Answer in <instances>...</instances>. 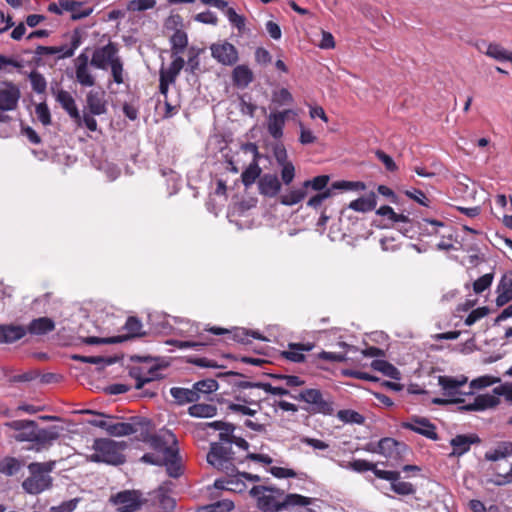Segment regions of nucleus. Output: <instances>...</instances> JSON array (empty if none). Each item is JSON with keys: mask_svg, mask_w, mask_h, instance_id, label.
Returning <instances> with one entry per match:
<instances>
[{"mask_svg": "<svg viewBox=\"0 0 512 512\" xmlns=\"http://www.w3.org/2000/svg\"><path fill=\"white\" fill-rule=\"evenodd\" d=\"M152 447L161 454L155 459L152 454H144L142 461L150 464L164 465L169 476L177 478L181 475L180 457L176 436L169 430L161 431L151 438Z\"/></svg>", "mask_w": 512, "mask_h": 512, "instance_id": "f257e3e1", "label": "nucleus"}, {"mask_svg": "<svg viewBox=\"0 0 512 512\" xmlns=\"http://www.w3.org/2000/svg\"><path fill=\"white\" fill-rule=\"evenodd\" d=\"M9 429L17 432L13 437L18 442H34L39 450L46 445H51L58 439L59 433L55 428L39 429L33 420H13L4 424Z\"/></svg>", "mask_w": 512, "mask_h": 512, "instance_id": "f03ea898", "label": "nucleus"}, {"mask_svg": "<svg viewBox=\"0 0 512 512\" xmlns=\"http://www.w3.org/2000/svg\"><path fill=\"white\" fill-rule=\"evenodd\" d=\"M90 64L101 70L110 68L113 81L116 84L124 83L123 61L119 56L116 43L110 41L108 44L96 48L92 53Z\"/></svg>", "mask_w": 512, "mask_h": 512, "instance_id": "7ed1b4c3", "label": "nucleus"}, {"mask_svg": "<svg viewBox=\"0 0 512 512\" xmlns=\"http://www.w3.org/2000/svg\"><path fill=\"white\" fill-rule=\"evenodd\" d=\"M291 398L304 402L306 404L304 410L311 414L332 416L335 412L333 397L319 389L306 388L295 395H291Z\"/></svg>", "mask_w": 512, "mask_h": 512, "instance_id": "20e7f679", "label": "nucleus"}, {"mask_svg": "<svg viewBox=\"0 0 512 512\" xmlns=\"http://www.w3.org/2000/svg\"><path fill=\"white\" fill-rule=\"evenodd\" d=\"M127 448L125 441H115L108 438L95 439L94 453L90 456L93 462H103L111 465H120L125 462L123 451Z\"/></svg>", "mask_w": 512, "mask_h": 512, "instance_id": "39448f33", "label": "nucleus"}, {"mask_svg": "<svg viewBox=\"0 0 512 512\" xmlns=\"http://www.w3.org/2000/svg\"><path fill=\"white\" fill-rule=\"evenodd\" d=\"M250 494L257 501V506L262 511L277 512L281 510L283 491L274 487L254 486Z\"/></svg>", "mask_w": 512, "mask_h": 512, "instance_id": "423d86ee", "label": "nucleus"}, {"mask_svg": "<svg viewBox=\"0 0 512 512\" xmlns=\"http://www.w3.org/2000/svg\"><path fill=\"white\" fill-rule=\"evenodd\" d=\"M232 455L231 445L212 443L210 451L207 454V461L214 468L230 475L235 472L234 459Z\"/></svg>", "mask_w": 512, "mask_h": 512, "instance_id": "0eeeda50", "label": "nucleus"}, {"mask_svg": "<svg viewBox=\"0 0 512 512\" xmlns=\"http://www.w3.org/2000/svg\"><path fill=\"white\" fill-rule=\"evenodd\" d=\"M372 452L379 453L390 460L392 466L399 465L409 452L408 446L394 438H382Z\"/></svg>", "mask_w": 512, "mask_h": 512, "instance_id": "6e6552de", "label": "nucleus"}, {"mask_svg": "<svg viewBox=\"0 0 512 512\" xmlns=\"http://www.w3.org/2000/svg\"><path fill=\"white\" fill-rule=\"evenodd\" d=\"M468 378L465 376H439L438 384L443 390V395L449 397L451 403H463V396L469 395L468 391H462L461 388L467 384Z\"/></svg>", "mask_w": 512, "mask_h": 512, "instance_id": "1a4fd4ad", "label": "nucleus"}, {"mask_svg": "<svg viewBox=\"0 0 512 512\" xmlns=\"http://www.w3.org/2000/svg\"><path fill=\"white\" fill-rule=\"evenodd\" d=\"M20 96V89L12 82H6L5 87L0 89V122L10 121L6 112L17 108Z\"/></svg>", "mask_w": 512, "mask_h": 512, "instance_id": "9d476101", "label": "nucleus"}, {"mask_svg": "<svg viewBox=\"0 0 512 512\" xmlns=\"http://www.w3.org/2000/svg\"><path fill=\"white\" fill-rule=\"evenodd\" d=\"M30 476L22 482V488L25 492L37 495L52 486L53 479L47 473H42L38 469H28Z\"/></svg>", "mask_w": 512, "mask_h": 512, "instance_id": "9b49d317", "label": "nucleus"}, {"mask_svg": "<svg viewBox=\"0 0 512 512\" xmlns=\"http://www.w3.org/2000/svg\"><path fill=\"white\" fill-rule=\"evenodd\" d=\"M76 81L83 87H92L96 83L89 63V55L87 48L82 51L74 60Z\"/></svg>", "mask_w": 512, "mask_h": 512, "instance_id": "f8f14e48", "label": "nucleus"}, {"mask_svg": "<svg viewBox=\"0 0 512 512\" xmlns=\"http://www.w3.org/2000/svg\"><path fill=\"white\" fill-rule=\"evenodd\" d=\"M423 229L427 231L429 234H438L440 235L443 240H441L437 247L440 250H449L453 247L451 243V226H449L447 223L438 221V220H432V219H423Z\"/></svg>", "mask_w": 512, "mask_h": 512, "instance_id": "ddd939ff", "label": "nucleus"}, {"mask_svg": "<svg viewBox=\"0 0 512 512\" xmlns=\"http://www.w3.org/2000/svg\"><path fill=\"white\" fill-rule=\"evenodd\" d=\"M112 501L118 505V512H135L143 504L142 495L136 490H125L117 493Z\"/></svg>", "mask_w": 512, "mask_h": 512, "instance_id": "4468645a", "label": "nucleus"}, {"mask_svg": "<svg viewBox=\"0 0 512 512\" xmlns=\"http://www.w3.org/2000/svg\"><path fill=\"white\" fill-rule=\"evenodd\" d=\"M210 50L212 57L222 65L231 66L238 61V51L229 42L212 44Z\"/></svg>", "mask_w": 512, "mask_h": 512, "instance_id": "2eb2a0df", "label": "nucleus"}, {"mask_svg": "<svg viewBox=\"0 0 512 512\" xmlns=\"http://www.w3.org/2000/svg\"><path fill=\"white\" fill-rule=\"evenodd\" d=\"M376 477L389 481L391 483V489L396 494L407 496L414 494L416 491L411 483L400 480L401 476L398 471H377Z\"/></svg>", "mask_w": 512, "mask_h": 512, "instance_id": "dca6fc26", "label": "nucleus"}, {"mask_svg": "<svg viewBox=\"0 0 512 512\" xmlns=\"http://www.w3.org/2000/svg\"><path fill=\"white\" fill-rule=\"evenodd\" d=\"M402 427L431 440L438 438L435 425L424 417H413L410 421L403 422Z\"/></svg>", "mask_w": 512, "mask_h": 512, "instance_id": "f3484780", "label": "nucleus"}, {"mask_svg": "<svg viewBox=\"0 0 512 512\" xmlns=\"http://www.w3.org/2000/svg\"><path fill=\"white\" fill-rule=\"evenodd\" d=\"M292 113L293 111L288 109L284 111L271 112L268 115L267 131L273 139L279 140L283 137V130L285 127L287 116Z\"/></svg>", "mask_w": 512, "mask_h": 512, "instance_id": "a211bd4d", "label": "nucleus"}, {"mask_svg": "<svg viewBox=\"0 0 512 512\" xmlns=\"http://www.w3.org/2000/svg\"><path fill=\"white\" fill-rule=\"evenodd\" d=\"M130 376L136 380V389H142L145 384L161 378L160 368L157 365H152L147 369L142 367L133 368L130 371Z\"/></svg>", "mask_w": 512, "mask_h": 512, "instance_id": "6ab92c4d", "label": "nucleus"}, {"mask_svg": "<svg viewBox=\"0 0 512 512\" xmlns=\"http://www.w3.org/2000/svg\"><path fill=\"white\" fill-rule=\"evenodd\" d=\"M499 402V396L492 391V393L477 395L472 402L463 405L461 409L465 411H484L497 406Z\"/></svg>", "mask_w": 512, "mask_h": 512, "instance_id": "aec40b11", "label": "nucleus"}, {"mask_svg": "<svg viewBox=\"0 0 512 512\" xmlns=\"http://www.w3.org/2000/svg\"><path fill=\"white\" fill-rule=\"evenodd\" d=\"M478 442H480V439L476 435H456L450 440V445L453 448L450 456H462L470 450L472 444Z\"/></svg>", "mask_w": 512, "mask_h": 512, "instance_id": "412c9836", "label": "nucleus"}, {"mask_svg": "<svg viewBox=\"0 0 512 512\" xmlns=\"http://www.w3.org/2000/svg\"><path fill=\"white\" fill-rule=\"evenodd\" d=\"M496 305L502 307L512 300V272L505 273L497 285Z\"/></svg>", "mask_w": 512, "mask_h": 512, "instance_id": "4be33fe9", "label": "nucleus"}, {"mask_svg": "<svg viewBox=\"0 0 512 512\" xmlns=\"http://www.w3.org/2000/svg\"><path fill=\"white\" fill-rule=\"evenodd\" d=\"M86 103L92 115H102L107 111L104 91L90 90L86 96Z\"/></svg>", "mask_w": 512, "mask_h": 512, "instance_id": "5701e85b", "label": "nucleus"}, {"mask_svg": "<svg viewBox=\"0 0 512 512\" xmlns=\"http://www.w3.org/2000/svg\"><path fill=\"white\" fill-rule=\"evenodd\" d=\"M53 94L56 98V101L68 113V115L72 119L79 120V110L71 93L63 89H57L53 90Z\"/></svg>", "mask_w": 512, "mask_h": 512, "instance_id": "b1692460", "label": "nucleus"}, {"mask_svg": "<svg viewBox=\"0 0 512 512\" xmlns=\"http://www.w3.org/2000/svg\"><path fill=\"white\" fill-rule=\"evenodd\" d=\"M27 334V330L22 325H0V344L14 343Z\"/></svg>", "mask_w": 512, "mask_h": 512, "instance_id": "393cba45", "label": "nucleus"}, {"mask_svg": "<svg viewBox=\"0 0 512 512\" xmlns=\"http://www.w3.org/2000/svg\"><path fill=\"white\" fill-rule=\"evenodd\" d=\"M68 38V43L56 46L57 59L72 57L82 43L81 35L77 30H74L72 33H70Z\"/></svg>", "mask_w": 512, "mask_h": 512, "instance_id": "a878e982", "label": "nucleus"}, {"mask_svg": "<svg viewBox=\"0 0 512 512\" xmlns=\"http://www.w3.org/2000/svg\"><path fill=\"white\" fill-rule=\"evenodd\" d=\"M313 349L311 343H289L288 349L282 352V356L295 363H301L305 360V352Z\"/></svg>", "mask_w": 512, "mask_h": 512, "instance_id": "bb28decb", "label": "nucleus"}, {"mask_svg": "<svg viewBox=\"0 0 512 512\" xmlns=\"http://www.w3.org/2000/svg\"><path fill=\"white\" fill-rule=\"evenodd\" d=\"M258 185L260 193L268 197L276 196L281 190V182L274 174H264Z\"/></svg>", "mask_w": 512, "mask_h": 512, "instance_id": "cd10ccee", "label": "nucleus"}, {"mask_svg": "<svg viewBox=\"0 0 512 512\" xmlns=\"http://www.w3.org/2000/svg\"><path fill=\"white\" fill-rule=\"evenodd\" d=\"M308 195L307 189L302 183L300 186H293L280 195V202L286 206H293L301 202Z\"/></svg>", "mask_w": 512, "mask_h": 512, "instance_id": "c85d7f7f", "label": "nucleus"}, {"mask_svg": "<svg viewBox=\"0 0 512 512\" xmlns=\"http://www.w3.org/2000/svg\"><path fill=\"white\" fill-rule=\"evenodd\" d=\"M55 329V322L49 317L33 319L26 328L27 333L32 335H45Z\"/></svg>", "mask_w": 512, "mask_h": 512, "instance_id": "c756f323", "label": "nucleus"}, {"mask_svg": "<svg viewBox=\"0 0 512 512\" xmlns=\"http://www.w3.org/2000/svg\"><path fill=\"white\" fill-rule=\"evenodd\" d=\"M62 10L70 12L73 20H79L88 17L93 9L90 7H84L81 2L73 0H62L60 1Z\"/></svg>", "mask_w": 512, "mask_h": 512, "instance_id": "7c9ffc66", "label": "nucleus"}, {"mask_svg": "<svg viewBox=\"0 0 512 512\" xmlns=\"http://www.w3.org/2000/svg\"><path fill=\"white\" fill-rule=\"evenodd\" d=\"M254 75L252 70L247 65H237L232 72L233 84L241 89L248 87L253 81Z\"/></svg>", "mask_w": 512, "mask_h": 512, "instance_id": "2f4dec72", "label": "nucleus"}, {"mask_svg": "<svg viewBox=\"0 0 512 512\" xmlns=\"http://www.w3.org/2000/svg\"><path fill=\"white\" fill-rule=\"evenodd\" d=\"M173 61L169 65V67L164 68L161 67L159 71L160 78H164L168 81L175 83L178 75L185 65V61L181 56H172Z\"/></svg>", "mask_w": 512, "mask_h": 512, "instance_id": "473e14b6", "label": "nucleus"}, {"mask_svg": "<svg viewBox=\"0 0 512 512\" xmlns=\"http://www.w3.org/2000/svg\"><path fill=\"white\" fill-rule=\"evenodd\" d=\"M376 205L377 196L374 192H370L368 195L360 197L350 202L348 208L357 212L365 213L374 210L376 208Z\"/></svg>", "mask_w": 512, "mask_h": 512, "instance_id": "72a5a7b5", "label": "nucleus"}, {"mask_svg": "<svg viewBox=\"0 0 512 512\" xmlns=\"http://www.w3.org/2000/svg\"><path fill=\"white\" fill-rule=\"evenodd\" d=\"M170 394L175 399V401L180 405L186 403H193L199 400L198 392L194 390V387L192 389L172 387L170 389Z\"/></svg>", "mask_w": 512, "mask_h": 512, "instance_id": "f704fd0d", "label": "nucleus"}, {"mask_svg": "<svg viewBox=\"0 0 512 512\" xmlns=\"http://www.w3.org/2000/svg\"><path fill=\"white\" fill-rule=\"evenodd\" d=\"M512 455V442L502 441L494 449H490L485 453V459L487 461H498L500 459L507 458Z\"/></svg>", "mask_w": 512, "mask_h": 512, "instance_id": "c9c22d12", "label": "nucleus"}, {"mask_svg": "<svg viewBox=\"0 0 512 512\" xmlns=\"http://www.w3.org/2000/svg\"><path fill=\"white\" fill-rule=\"evenodd\" d=\"M312 503V498L300 494H284L281 500V510H287L296 506L306 507Z\"/></svg>", "mask_w": 512, "mask_h": 512, "instance_id": "e433bc0d", "label": "nucleus"}, {"mask_svg": "<svg viewBox=\"0 0 512 512\" xmlns=\"http://www.w3.org/2000/svg\"><path fill=\"white\" fill-rule=\"evenodd\" d=\"M227 410L237 416L255 417L259 414L261 408H255L250 404L227 401Z\"/></svg>", "mask_w": 512, "mask_h": 512, "instance_id": "4c0bfd02", "label": "nucleus"}, {"mask_svg": "<svg viewBox=\"0 0 512 512\" xmlns=\"http://www.w3.org/2000/svg\"><path fill=\"white\" fill-rule=\"evenodd\" d=\"M172 56H180L188 45L187 33L183 30H176L170 37Z\"/></svg>", "mask_w": 512, "mask_h": 512, "instance_id": "58836bf2", "label": "nucleus"}, {"mask_svg": "<svg viewBox=\"0 0 512 512\" xmlns=\"http://www.w3.org/2000/svg\"><path fill=\"white\" fill-rule=\"evenodd\" d=\"M188 413L196 418H211L216 415L217 408L212 404L196 403L188 408Z\"/></svg>", "mask_w": 512, "mask_h": 512, "instance_id": "ea45409f", "label": "nucleus"}, {"mask_svg": "<svg viewBox=\"0 0 512 512\" xmlns=\"http://www.w3.org/2000/svg\"><path fill=\"white\" fill-rule=\"evenodd\" d=\"M106 432L110 436L121 437L128 436L136 432V428L131 423L126 422H108Z\"/></svg>", "mask_w": 512, "mask_h": 512, "instance_id": "a19ab883", "label": "nucleus"}, {"mask_svg": "<svg viewBox=\"0 0 512 512\" xmlns=\"http://www.w3.org/2000/svg\"><path fill=\"white\" fill-rule=\"evenodd\" d=\"M241 382L242 381L235 383V386H237L241 390L235 395L233 401L239 402L242 404H250V405L254 406L255 408H261L259 398L255 397V395L252 391L254 388H242L239 386V384Z\"/></svg>", "mask_w": 512, "mask_h": 512, "instance_id": "79ce46f5", "label": "nucleus"}, {"mask_svg": "<svg viewBox=\"0 0 512 512\" xmlns=\"http://www.w3.org/2000/svg\"><path fill=\"white\" fill-rule=\"evenodd\" d=\"M22 467L23 463L15 457L6 456L0 460V474L5 476L16 475Z\"/></svg>", "mask_w": 512, "mask_h": 512, "instance_id": "37998d69", "label": "nucleus"}, {"mask_svg": "<svg viewBox=\"0 0 512 512\" xmlns=\"http://www.w3.org/2000/svg\"><path fill=\"white\" fill-rule=\"evenodd\" d=\"M371 367L391 379L400 380L401 378L399 370L385 360H374L371 363Z\"/></svg>", "mask_w": 512, "mask_h": 512, "instance_id": "c03bdc74", "label": "nucleus"}, {"mask_svg": "<svg viewBox=\"0 0 512 512\" xmlns=\"http://www.w3.org/2000/svg\"><path fill=\"white\" fill-rule=\"evenodd\" d=\"M485 54L500 62L509 61L512 58V52L497 43H490Z\"/></svg>", "mask_w": 512, "mask_h": 512, "instance_id": "a18cd8bd", "label": "nucleus"}, {"mask_svg": "<svg viewBox=\"0 0 512 512\" xmlns=\"http://www.w3.org/2000/svg\"><path fill=\"white\" fill-rule=\"evenodd\" d=\"M500 381L501 380L498 377L490 375L480 376L470 382L468 394L473 395L475 389H483L493 384L499 383Z\"/></svg>", "mask_w": 512, "mask_h": 512, "instance_id": "49530a36", "label": "nucleus"}, {"mask_svg": "<svg viewBox=\"0 0 512 512\" xmlns=\"http://www.w3.org/2000/svg\"><path fill=\"white\" fill-rule=\"evenodd\" d=\"M336 416L343 423L361 425L365 422V417L363 415L351 409L339 410Z\"/></svg>", "mask_w": 512, "mask_h": 512, "instance_id": "de8ad7c7", "label": "nucleus"}, {"mask_svg": "<svg viewBox=\"0 0 512 512\" xmlns=\"http://www.w3.org/2000/svg\"><path fill=\"white\" fill-rule=\"evenodd\" d=\"M329 182V176L327 175H319L314 177L313 179L306 180L303 182L304 187L307 189L309 193L310 190L315 192H322L327 189V184Z\"/></svg>", "mask_w": 512, "mask_h": 512, "instance_id": "09e8293b", "label": "nucleus"}, {"mask_svg": "<svg viewBox=\"0 0 512 512\" xmlns=\"http://www.w3.org/2000/svg\"><path fill=\"white\" fill-rule=\"evenodd\" d=\"M32 90L37 94L45 93L47 89V81L45 77L38 71L33 70L28 75Z\"/></svg>", "mask_w": 512, "mask_h": 512, "instance_id": "8fccbe9b", "label": "nucleus"}, {"mask_svg": "<svg viewBox=\"0 0 512 512\" xmlns=\"http://www.w3.org/2000/svg\"><path fill=\"white\" fill-rule=\"evenodd\" d=\"M242 388H265V390L273 395L284 396V395H292L289 391L283 387L271 386L270 384H260V383H251V382H241L239 384Z\"/></svg>", "mask_w": 512, "mask_h": 512, "instance_id": "3c124183", "label": "nucleus"}, {"mask_svg": "<svg viewBox=\"0 0 512 512\" xmlns=\"http://www.w3.org/2000/svg\"><path fill=\"white\" fill-rule=\"evenodd\" d=\"M224 15L226 16L229 23L238 30V32H244L246 26V18L243 15L238 14L232 7L227 8Z\"/></svg>", "mask_w": 512, "mask_h": 512, "instance_id": "603ef678", "label": "nucleus"}, {"mask_svg": "<svg viewBox=\"0 0 512 512\" xmlns=\"http://www.w3.org/2000/svg\"><path fill=\"white\" fill-rule=\"evenodd\" d=\"M261 169L256 162L251 163L241 175L242 182L245 187L251 186L260 176Z\"/></svg>", "mask_w": 512, "mask_h": 512, "instance_id": "864d4df0", "label": "nucleus"}, {"mask_svg": "<svg viewBox=\"0 0 512 512\" xmlns=\"http://www.w3.org/2000/svg\"><path fill=\"white\" fill-rule=\"evenodd\" d=\"M123 329L127 332V335H125V340L132 337H137L142 334V323L141 321L136 317H128L126 320V323L123 327Z\"/></svg>", "mask_w": 512, "mask_h": 512, "instance_id": "5fc2aeb1", "label": "nucleus"}, {"mask_svg": "<svg viewBox=\"0 0 512 512\" xmlns=\"http://www.w3.org/2000/svg\"><path fill=\"white\" fill-rule=\"evenodd\" d=\"M250 337H252L254 339H259V340H266L257 331H251L250 332V331H248L246 329L238 328V329H235L234 332H233L234 340H236L237 342L243 343V344L250 343V339H249Z\"/></svg>", "mask_w": 512, "mask_h": 512, "instance_id": "6e6d98bb", "label": "nucleus"}, {"mask_svg": "<svg viewBox=\"0 0 512 512\" xmlns=\"http://www.w3.org/2000/svg\"><path fill=\"white\" fill-rule=\"evenodd\" d=\"M332 190L363 191L366 185L361 181H336L331 185Z\"/></svg>", "mask_w": 512, "mask_h": 512, "instance_id": "4d7b16f0", "label": "nucleus"}, {"mask_svg": "<svg viewBox=\"0 0 512 512\" xmlns=\"http://www.w3.org/2000/svg\"><path fill=\"white\" fill-rule=\"evenodd\" d=\"M218 382L214 379H204L201 381L196 382L193 387L196 392H198V395H205L212 393L218 389Z\"/></svg>", "mask_w": 512, "mask_h": 512, "instance_id": "13d9d810", "label": "nucleus"}, {"mask_svg": "<svg viewBox=\"0 0 512 512\" xmlns=\"http://www.w3.org/2000/svg\"><path fill=\"white\" fill-rule=\"evenodd\" d=\"M332 195H333V190L331 187L325 189L322 192H319V193L317 192L315 195H313L312 197L309 198V200L307 201V206L314 208V209H318L321 207L323 202L326 199L332 197Z\"/></svg>", "mask_w": 512, "mask_h": 512, "instance_id": "bf43d9fd", "label": "nucleus"}, {"mask_svg": "<svg viewBox=\"0 0 512 512\" xmlns=\"http://www.w3.org/2000/svg\"><path fill=\"white\" fill-rule=\"evenodd\" d=\"M348 467L356 472H365V471H372L374 475L376 476L377 471H382L381 469H378L376 464L370 463L366 460L358 459L354 460L353 462H350Z\"/></svg>", "mask_w": 512, "mask_h": 512, "instance_id": "052dcab7", "label": "nucleus"}, {"mask_svg": "<svg viewBox=\"0 0 512 512\" xmlns=\"http://www.w3.org/2000/svg\"><path fill=\"white\" fill-rule=\"evenodd\" d=\"M155 0H131L127 4V9L132 12H140L154 8Z\"/></svg>", "mask_w": 512, "mask_h": 512, "instance_id": "680f3d73", "label": "nucleus"}, {"mask_svg": "<svg viewBox=\"0 0 512 512\" xmlns=\"http://www.w3.org/2000/svg\"><path fill=\"white\" fill-rule=\"evenodd\" d=\"M8 67L20 70L24 67V61L0 54V70L10 72Z\"/></svg>", "mask_w": 512, "mask_h": 512, "instance_id": "e2e57ef3", "label": "nucleus"}, {"mask_svg": "<svg viewBox=\"0 0 512 512\" xmlns=\"http://www.w3.org/2000/svg\"><path fill=\"white\" fill-rule=\"evenodd\" d=\"M493 274L487 273L483 276L479 277L474 283H473V290L475 293L479 294L485 291L487 288H489L493 281Z\"/></svg>", "mask_w": 512, "mask_h": 512, "instance_id": "0e129e2a", "label": "nucleus"}, {"mask_svg": "<svg viewBox=\"0 0 512 512\" xmlns=\"http://www.w3.org/2000/svg\"><path fill=\"white\" fill-rule=\"evenodd\" d=\"M92 114L84 113L83 116L79 114V120L73 119L78 127L85 126L88 130L94 132L97 130V121Z\"/></svg>", "mask_w": 512, "mask_h": 512, "instance_id": "69168bd1", "label": "nucleus"}, {"mask_svg": "<svg viewBox=\"0 0 512 512\" xmlns=\"http://www.w3.org/2000/svg\"><path fill=\"white\" fill-rule=\"evenodd\" d=\"M281 180L285 185H290L295 177V167L292 162L281 164Z\"/></svg>", "mask_w": 512, "mask_h": 512, "instance_id": "338daca9", "label": "nucleus"}, {"mask_svg": "<svg viewBox=\"0 0 512 512\" xmlns=\"http://www.w3.org/2000/svg\"><path fill=\"white\" fill-rule=\"evenodd\" d=\"M79 503L78 498L70 499L68 501H64L57 506L50 507V512H72L76 509Z\"/></svg>", "mask_w": 512, "mask_h": 512, "instance_id": "774afa93", "label": "nucleus"}]
</instances>
